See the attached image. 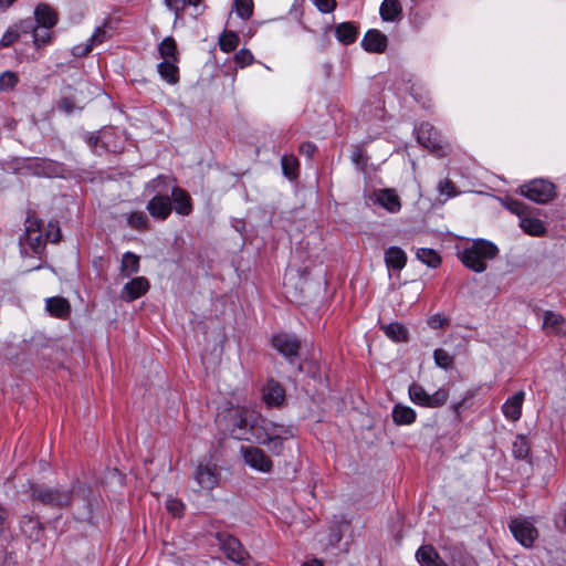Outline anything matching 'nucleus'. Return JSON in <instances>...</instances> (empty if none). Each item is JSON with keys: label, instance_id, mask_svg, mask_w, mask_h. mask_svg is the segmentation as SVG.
I'll list each match as a JSON object with an SVG mask.
<instances>
[{"label": "nucleus", "instance_id": "obj_1", "mask_svg": "<svg viewBox=\"0 0 566 566\" xmlns=\"http://www.w3.org/2000/svg\"><path fill=\"white\" fill-rule=\"evenodd\" d=\"M217 423L232 438L265 446L274 455L282 454L284 442L294 437L293 427L270 421L243 406L226 409L218 415Z\"/></svg>", "mask_w": 566, "mask_h": 566}, {"label": "nucleus", "instance_id": "obj_2", "mask_svg": "<svg viewBox=\"0 0 566 566\" xmlns=\"http://www.w3.org/2000/svg\"><path fill=\"white\" fill-rule=\"evenodd\" d=\"M34 18H31V44L18 52L20 61H36L42 56L44 48L54 40L53 28L59 22L56 11L48 3H39L34 8Z\"/></svg>", "mask_w": 566, "mask_h": 566}, {"label": "nucleus", "instance_id": "obj_3", "mask_svg": "<svg viewBox=\"0 0 566 566\" xmlns=\"http://www.w3.org/2000/svg\"><path fill=\"white\" fill-rule=\"evenodd\" d=\"M499 249L494 243L478 239L461 252L460 260L465 268L482 273L486 270V261L495 259Z\"/></svg>", "mask_w": 566, "mask_h": 566}, {"label": "nucleus", "instance_id": "obj_4", "mask_svg": "<svg viewBox=\"0 0 566 566\" xmlns=\"http://www.w3.org/2000/svg\"><path fill=\"white\" fill-rule=\"evenodd\" d=\"M31 499L44 506L62 509L69 506L73 501V488L49 486L45 484L32 483L30 485Z\"/></svg>", "mask_w": 566, "mask_h": 566}, {"label": "nucleus", "instance_id": "obj_5", "mask_svg": "<svg viewBox=\"0 0 566 566\" xmlns=\"http://www.w3.org/2000/svg\"><path fill=\"white\" fill-rule=\"evenodd\" d=\"M416 132L418 143L438 157H446L451 153V145L430 123H422Z\"/></svg>", "mask_w": 566, "mask_h": 566}, {"label": "nucleus", "instance_id": "obj_6", "mask_svg": "<svg viewBox=\"0 0 566 566\" xmlns=\"http://www.w3.org/2000/svg\"><path fill=\"white\" fill-rule=\"evenodd\" d=\"M409 399L417 406L423 408H440L444 406L449 399V390L439 388L433 394H428L420 384L412 382L408 388Z\"/></svg>", "mask_w": 566, "mask_h": 566}, {"label": "nucleus", "instance_id": "obj_7", "mask_svg": "<svg viewBox=\"0 0 566 566\" xmlns=\"http://www.w3.org/2000/svg\"><path fill=\"white\" fill-rule=\"evenodd\" d=\"M521 193L536 203H547L556 197L555 185L545 179H535L521 186Z\"/></svg>", "mask_w": 566, "mask_h": 566}, {"label": "nucleus", "instance_id": "obj_8", "mask_svg": "<svg viewBox=\"0 0 566 566\" xmlns=\"http://www.w3.org/2000/svg\"><path fill=\"white\" fill-rule=\"evenodd\" d=\"M31 27V18H25L17 21L12 25H10L7 31L2 34L0 39L1 48H9L15 43L24 41L27 46L31 43H28V39H31L30 30Z\"/></svg>", "mask_w": 566, "mask_h": 566}, {"label": "nucleus", "instance_id": "obj_9", "mask_svg": "<svg viewBox=\"0 0 566 566\" xmlns=\"http://www.w3.org/2000/svg\"><path fill=\"white\" fill-rule=\"evenodd\" d=\"M241 452L244 462L252 469L263 473H270L272 471L273 461L261 448L252 446L242 447Z\"/></svg>", "mask_w": 566, "mask_h": 566}, {"label": "nucleus", "instance_id": "obj_10", "mask_svg": "<svg viewBox=\"0 0 566 566\" xmlns=\"http://www.w3.org/2000/svg\"><path fill=\"white\" fill-rule=\"evenodd\" d=\"M272 346L290 361L298 356L301 342L294 334L279 333L272 336Z\"/></svg>", "mask_w": 566, "mask_h": 566}, {"label": "nucleus", "instance_id": "obj_11", "mask_svg": "<svg viewBox=\"0 0 566 566\" xmlns=\"http://www.w3.org/2000/svg\"><path fill=\"white\" fill-rule=\"evenodd\" d=\"M163 61L157 65V71H178V51L172 38H165L159 46Z\"/></svg>", "mask_w": 566, "mask_h": 566}, {"label": "nucleus", "instance_id": "obj_12", "mask_svg": "<svg viewBox=\"0 0 566 566\" xmlns=\"http://www.w3.org/2000/svg\"><path fill=\"white\" fill-rule=\"evenodd\" d=\"M193 479L202 490L211 491L220 480V473L214 464H199L193 473Z\"/></svg>", "mask_w": 566, "mask_h": 566}, {"label": "nucleus", "instance_id": "obj_13", "mask_svg": "<svg viewBox=\"0 0 566 566\" xmlns=\"http://www.w3.org/2000/svg\"><path fill=\"white\" fill-rule=\"evenodd\" d=\"M510 530L515 539L525 547H531L537 537V530L527 521L513 520Z\"/></svg>", "mask_w": 566, "mask_h": 566}, {"label": "nucleus", "instance_id": "obj_14", "mask_svg": "<svg viewBox=\"0 0 566 566\" xmlns=\"http://www.w3.org/2000/svg\"><path fill=\"white\" fill-rule=\"evenodd\" d=\"M220 544L226 556L238 564H243L248 557L247 551L240 541L232 535H221Z\"/></svg>", "mask_w": 566, "mask_h": 566}, {"label": "nucleus", "instance_id": "obj_15", "mask_svg": "<svg viewBox=\"0 0 566 566\" xmlns=\"http://www.w3.org/2000/svg\"><path fill=\"white\" fill-rule=\"evenodd\" d=\"M22 534L34 543L43 541L45 530L38 516L25 514L20 520Z\"/></svg>", "mask_w": 566, "mask_h": 566}, {"label": "nucleus", "instance_id": "obj_16", "mask_svg": "<svg viewBox=\"0 0 566 566\" xmlns=\"http://www.w3.org/2000/svg\"><path fill=\"white\" fill-rule=\"evenodd\" d=\"M19 169L25 170L29 175L52 177L55 174L56 167L52 160L32 158L23 160Z\"/></svg>", "mask_w": 566, "mask_h": 566}, {"label": "nucleus", "instance_id": "obj_17", "mask_svg": "<svg viewBox=\"0 0 566 566\" xmlns=\"http://www.w3.org/2000/svg\"><path fill=\"white\" fill-rule=\"evenodd\" d=\"M146 209L153 218L164 221L170 216L172 203L168 196L156 195L148 201Z\"/></svg>", "mask_w": 566, "mask_h": 566}, {"label": "nucleus", "instance_id": "obj_18", "mask_svg": "<svg viewBox=\"0 0 566 566\" xmlns=\"http://www.w3.org/2000/svg\"><path fill=\"white\" fill-rule=\"evenodd\" d=\"M262 398L268 407H281L285 401V389L279 381L270 379L262 389Z\"/></svg>", "mask_w": 566, "mask_h": 566}, {"label": "nucleus", "instance_id": "obj_19", "mask_svg": "<svg viewBox=\"0 0 566 566\" xmlns=\"http://www.w3.org/2000/svg\"><path fill=\"white\" fill-rule=\"evenodd\" d=\"M148 290V280L144 276H138L124 285L120 297L127 302H132L146 294Z\"/></svg>", "mask_w": 566, "mask_h": 566}, {"label": "nucleus", "instance_id": "obj_20", "mask_svg": "<svg viewBox=\"0 0 566 566\" xmlns=\"http://www.w3.org/2000/svg\"><path fill=\"white\" fill-rule=\"evenodd\" d=\"M361 46L368 52L382 53L387 48V38L378 30H369L361 40Z\"/></svg>", "mask_w": 566, "mask_h": 566}, {"label": "nucleus", "instance_id": "obj_21", "mask_svg": "<svg viewBox=\"0 0 566 566\" xmlns=\"http://www.w3.org/2000/svg\"><path fill=\"white\" fill-rule=\"evenodd\" d=\"M525 398V392L523 390L516 392L514 396L510 397L502 406V412L506 419L511 421L520 420L522 416V406Z\"/></svg>", "mask_w": 566, "mask_h": 566}, {"label": "nucleus", "instance_id": "obj_22", "mask_svg": "<svg viewBox=\"0 0 566 566\" xmlns=\"http://www.w3.org/2000/svg\"><path fill=\"white\" fill-rule=\"evenodd\" d=\"M45 310L51 316L65 319L71 314V304L64 297L53 296L45 300Z\"/></svg>", "mask_w": 566, "mask_h": 566}, {"label": "nucleus", "instance_id": "obj_23", "mask_svg": "<svg viewBox=\"0 0 566 566\" xmlns=\"http://www.w3.org/2000/svg\"><path fill=\"white\" fill-rule=\"evenodd\" d=\"M174 209L178 214L189 216L192 212V200L189 193L180 187L171 190Z\"/></svg>", "mask_w": 566, "mask_h": 566}, {"label": "nucleus", "instance_id": "obj_24", "mask_svg": "<svg viewBox=\"0 0 566 566\" xmlns=\"http://www.w3.org/2000/svg\"><path fill=\"white\" fill-rule=\"evenodd\" d=\"M416 558L421 566H448L432 545L420 546Z\"/></svg>", "mask_w": 566, "mask_h": 566}, {"label": "nucleus", "instance_id": "obj_25", "mask_svg": "<svg viewBox=\"0 0 566 566\" xmlns=\"http://www.w3.org/2000/svg\"><path fill=\"white\" fill-rule=\"evenodd\" d=\"M385 263L389 271H401L407 263V254L399 247H390L385 251Z\"/></svg>", "mask_w": 566, "mask_h": 566}, {"label": "nucleus", "instance_id": "obj_26", "mask_svg": "<svg viewBox=\"0 0 566 566\" xmlns=\"http://www.w3.org/2000/svg\"><path fill=\"white\" fill-rule=\"evenodd\" d=\"M543 326L547 333L566 335V319L555 312H545Z\"/></svg>", "mask_w": 566, "mask_h": 566}, {"label": "nucleus", "instance_id": "obj_27", "mask_svg": "<svg viewBox=\"0 0 566 566\" xmlns=\"http://www.w3.org/2000/svg\"><path fill=\"white\" fill-rule=\"evenodd\" d=\"M391 417L397 426H410L416 421L417 413L411 407L396 403L392 408Z\"/></svg>", "mask_w": 566, "mask_h": 566}, {"label": "nucleus", "instance_id": "obj_28", "mask_svg": "<svg viewBox=\"0 0 566 566\" xmlns=\"http://www.w3.org/2000/svg\"><path fill=\"white\" fill-rule=\"evenodd\" d=\"M377 202L391 213L401 208L400 198L394 189H382L377 195Z\"/></svg>", "mask_w": 566, "mask_h": 566}, {"label": "nucleus", "instance_id": "obj_29", "mask_svg": "<svg viewBox=\"0 0 566 566\" xmlns=\"http://www.w3.org/2000/svg\"><path fill=\"white\" fill-rule=\"evenodd\" d=\"M358 28L353 22H342L335 27L336 39L345 44H352L356 41Z\"/></svg>", "mask_w": 566, "mask_h": 566}, {"label": "nucleus", "instance_id": "obj_30", "mask_svg": "<svg viewBox=\"0 0 566 566\" xmlns=\"http://www.w3.org/2000/svg\"><path fill=\"white\" fill-rule=\"evenodd\" d=\"M520 227L525 233L533 237H542L547 231L543 221H541L537 218L528 216V213L525 217H522V219L520 220Z\"/></svg>", "mask_w": 566, "mask_h": 566}, {"label": "nucleus", "instance_id": "obj_31", "mask_svg": "<svg viewBox=\"0 0 566 566\" xmlns=\"http://www.w3.org/2000/svg\"><path fill=\"white\" fill-rule=\"evenodd\" d=\"M139 271V256L133 252H126L122 256L120 274L129 277Z\"/></svg>", "mask_w": 566, "mask_h": 566}, {"label": "nucleus", "instance_id": "obj_32", "mask_svg": "<svg viewBox=\"0 0 566 566\" xmlns=\"http://www.w3.org/2000/svg\"><path fill=\"white\" fill-rule=\"evenodd\" d=\"M380 17L385 21H394L401 13V6L398 0H385L379 9Z\"/></svg>", "mask_w": 566, "mask_h": 566}, {"label": "nucleus", "instance_id": "obj_33", "mask_svg": "<svg viewBox=\"0 0 566 566\" xmlns=\"http://www.w3.org/2000/svg\"><path fill=\"white\" fill-rule=\"evenodd\" d=\"M381 329L385 335L395 342H406L408 339V331L400 323H390L387 325H382Z\"/></svg>", "mask_w": 566, "mask_h": 566}, {"label": "nucleus", "instance_id": "obj_34", "mask_svg": "<svg viewBox=\"0 0 566 566\" xmlns=\"http://www.w3.org/2000/svg\"><path fill=\"white\" fill-rule=\"evenodd\" d=\"M531 446L526 436L517 434L512 444V452L515 459L525 460L530 454Z\"/></svg>", "mask_w": 566, "mask_h": 566}, {"label": "nucleus", "instance_id": "obj_35", "mask_svg": "<svg viewBox=\"0 0 566 566\" xmlns=\"http://www.w3.org/2000/svg\"><path fill=\"white\" fill-rule=\"evenodd\" d=\"M416 256L419 261L433 269L441 264V258L433 249L419 248L416 252Z\"/></svg>", "mask_w": 566, "mask_h": 566}, {"label": "nucleus", "instance_id": "obj_36", "mask_svg": "<svg viewBox=\"0 0 566 566\" xmlns=\"http://www.w3.org/2000/svg\"><path fill=\"white\" fill-rule=\"evenodd\" d=\"M283 174L290 179H294L298 174V160L293 155H284L281 159Z\"/></svg>", "mask_w": 566, "mask_h": 566}, {"label": "nucleus", "instance_id": "obj_37", "mask_svg": "<svg viewBox=\"0 0 566 566\" xmlns=\"http://www.w3.org/2000/svg\"><path fill=\"white\" fill-rule=\"evenodd\" d=\"M128 226L138 231L149 229V220L143 211L132 212L127 218Z\"/></svg>", "mask_w": 566, "mask_h": 566}, {"label": "nucleus", "instance_id": "obj_38", "mask_svg": "<svg viewBox=\"0 0 566 566\" xmlns=\"http://www.w3.org/2000/svg\"><path fill=\"white\" fill-rule=\"evenodd\" d=\"M220 49L224 52H231L239 45V35L233 31H224L219 38Z\"/></svg>", "mask_w": 566, "mask_h": 566}, {"label": "nucleus", "instance_id": "obj_39", "mask_svg": "<svg viewBox=\"0 0 566 566\" xmlns=\"http://www.w3.org/2000/svg\"><path fill=\"white\" fill-rule=\"evenodd\" d=\"M233 11L243 20H248L253 14V0H234Z\"/></svg>", "mask_w": 566, "mask_h": 566}, {"label": "nucleus", "instance_id": "obj_40", "mask_svg": "<svg viewBox=\"0 0 566 566\" xmlns=\"http://www.w3.org/2000/svg\"><path fill=\"white\" fill-rule=\"evenodd\" d=\"M433 359L438 367L446 370L452 368L454 364V357L442 348H437L433 352Z\"/></svg>", "mask_w": 566, "mask_h": 566}, {"label": "nucleus", "instance_id": "obj_41", "mask_svg": "<svg viewBox=\"0 0 566 566\" xmlns=\"http://www.w3.org/2000/svg\"><path fill=\"white\" fill-rule=\"evenodd\" d=\"M252 62H253V55L247 49H242L234 54L235 69H244V67L251 65Z\"/></svg>", "mask_w": 566, "mask_h": 566}, {"label": "nucleus", "instance_id": "obj_42", "mask_svg": "<svg viewBox=\"0 0 566 566\" xmlns=\"http://www.w3.org/2000/svg\"><path fill=\"white\" fill-rule=\"evenodd\" d=\"M505 206L511 212L518 216L520 220L528 213V207L520 200L509 199Z\"/></svg>", "mask_w": 566, "mask_h": 566}, {"label": "nucleus", "instance_id": "obj_43", "mask_svg": "<svg viewBox=\"0 0 566 566\" xmlns=\"http://www.w3.org/2000/svg\"><path fill=\"white\" fill-rule=\"evenodd\" d=\"M17 83V73H0V91L12 90Z\"/></svg>", "mask_w": 566, "mask_h": 566}, {"label": "nucleus", "instance_id": "obj_44", "mask_svg": "<svg viewBox=\"0 0 566 566\" xmlns=\"http://www.w3.org/2000/svg\"><path fill=\"white\" fill-rule=\"evenodd\" d=\"M42 222L34 213L29 212L25 219V234H33L41 230Z\"/></svg>", "mask_w": 566, "mask_h": 566}, {"label": "nucleus", "instance_id": "obj_45", "mask_svg": "<svg viewBox=\"0 0 566 566\" xmlns=\"http://www.w3.org/2000/svg\"><path fill=\"white\" fill-rule=\"evenodd\" d=\"M25 240L34 252H39V250H41L45 244V240L42 238L41 230L33 234H25Z\"/></svg>", "mask_w": 566, "mask_h": 566}, {"label": "nucleus", "instance_id": "obj_46", "mask_svg": "<svg viewBox=\"0 0 566 566\" xmlns=\"http://www.w3.org/2000/svg\"><path fill=\"white\" fill-rule=\"evenodd\" d=\"M438 191L440 195L447 196V198H451L457 195L455 186L450 179L441 180L438 185Z\"/></svg>", "mask_w": 566, "mask_h": 566}, {"label": "nucleus", "instance_id": "obj_47", "mask_svg": "<svg viewBox=\"0 0 566 566\" xmlns=\"http://www.w3.org/2000/svg\"><path fill=\"white\" fill-rule=\"evenodd\" d=\"M312 2L322 13H331L337 7L336 0H312Z\"/></svg>", "mask_w": 566, "mask_h": 566}, {"label": "nucleus", "instance_id": "obj_48", "mask_svg": "<svg viewBox=\"0 0 566 566\" xmlns=\"http://www.w3.org/2000/svg\"><path fill=\"white\" fill-rule=\"evenodd\" d=\"M166 509L174 516H181L185 505L178 499H168L166 502Z\"/></svg>", "mask_w": 566, "mask_h": 566}, {"label": "nucleus", "instance_id": "obj_49", "mask_svg": "<svg viewBox=\"0 0 566 566\" xmlns=\"http://www.w3.org/2000/svg\"><path fill=\"white\" fill-rule=\"evenodd\" d=\"M428 325L433 329L443 328L449 325V318L434 314L428 318Z\"/></svg>", "mask_w": 566, "mask_h": 566}, {"label": "nucleus", "instance_id": "obj_50", "mask_svg": "<svg viewBox=\"0 0 566 566\" xmlns=\"http://www.w3.org/2000/svg\"><path fill=\"white\" fill-rule=\"evenodd\" d=\"M106 38L107 31L105 27H97L88 40L95 46L102 44L106 40Z\"/></svg>", "mask_w": 566, "mask_h": 566}, {"label": "nucleus", "instance_id": "obj_51", "mask_svg": "<svg viewBox=\"0 0 566 566\" xmlns=\"http://www.w3.org/2000/svg\"><path fill=\"white\" fill-rule=\"evenodd\" d=\"M93 48H94V45L91 43L90 40H87L85 43L75 45L72 49V54L74 56L82 57V56L87 55L92 51Z\"/></svg>", "mask_w": 566, "mask_h": 566}, {"label": "nucleus", "instance_id": "obj_52", "mask_svg": "<svg viewBox=\"0 0 566 566\" xmlns=\"http://www.w3.org/2000/svg\"><path fill=\"white\" fill-rule=\"evenodd\" d=\"M165 2L169 10L176 13V17L188 7L186 0H165Z\"/></svg>", "mask_w": 566, "mask_h": 566}, {"label": "nucleus", "instance_id": "obj_53", "mask_svg": "<svg viewBox=\"0 0 566 566\" xmlns=\"http://www.w3.org/2000/svg\"><path fill=\"white\" fill-rule=\"evenodd\" d=\"M48 241L52 242V243H56L60 241L61 239V231H60V228L57 224H53V223H50L49 224V230L45 234Z\"/></svg>", "mask_w": 566, "mask_h": 566}, {"label": "nucleus", "instance_id": "obj_54", "mask_svg": "<svg viewBox=\"0 0 566 566\" xmlns=\"http://www.w3.org/2000/svg\"><path fill=\"white\" fill-rule=\"evenodd\" d=\"M317 147L313 143H304L300 146V153L308 158H312Z\"/></svg>", "mask_w": 566, "mask_h": 566}, {"label": "nucleus", "instance_id": "obj_55", "mask_svg": "<svg viewBox=\"0 0 566 566\" xmlns=\"http://www.w3.org/2000/svg\"><path fill=\"white\" fill-rule=\"evenodd\" d=\"M59 108L62 109L64 113L70 114L74 111L75 105L71 98L64 97L61 99Z\"/></svg>", "mask_w": 566, "mask_h": 566}, {"label": "nucleus", "instance_id": "obj_56", "mask_svg": "<svg viewBox=\"0 0 566 566\" xmlns=\"http://www.w3.org/2000/svg\"><path fill=\"white\" fill-rule=\"evenodd\" d=\"M467 397L462 398L460 401L454 402L451 408L455 415L457 418H460L461 410L464 408L467 402Z\"/></svg>", "mask_w": 566, "mask_h": 566}, {"label": "nucleus", "instance_id": "obj_57", "mask_svg": "<svg viewBox=\"0 0 566 566\" xmlns=\"http://www.w3.org/2000/svg\"><path fill=\"white\" fill-rule=\"evenodd\" d=\"M159 74L169 84H176L179 81V73H159Z\"/></svg>", "mask_w": 566, "mask_h": 566}, {"label": "nucleus", "instance_id": "obj_58", "mask_svg": "<svg viewBox=\"0 0 566 566\" xmlns=\"http://www.w3.org/2000/svg\"><path fill=\"white\" fill-rule=\"evenodd\" d=\"M17 0H0V9L6 10L10 8Z\"/></svg>", "mask_w": 566, "mask_h": 566}, {"label": "nucleus", "instance_id": "obj_59", "mask_svg": "<svg viewBox=\"0 0 566 566\" xmlns=\"http://www.w3.org/2000/svg\"><path fill=\"white\" fill-rule=\"evenodd\" d=\"M302 566H323V563L319 559H312L308 563H304Z\"/></svg>", "mask_w": 566, "mask_h": 566}, {"label": "nucleus", "instance_id": "obj_60", "mask_svg": "<svg viewBox=\"0 0 566 566\" xmlns=\"http://www.w3.org/2000/svg\"><path fill=\"white\" fill-rule=\"evenodd\" d=\"M6 520V511L0 507V532L2 531V526Z\"/></svg>", "mask_w": 566, "mask_h": 566}, {"label": "nucleus", "instance_id": "obj_61", "mask_svg": "<svg viewBox=\"0 0 566 566\" xmlns=\"http://www.w3.org/2000/svg\"><path fill=\"white\" fill-rule=\"evenodd\" d=\"M384 112H385L384 106H382V105H378V106L376 107V114H375V116L380 118V117H382Z\"/></svg>", "mask_w": 566, "mask_h": 566}, {"label": "nucleus", "instance_id": "obj_62", "mask_svg": "<svg viewBox=\"0 0 566 566\" xmlns=\"http://www.w3.org/2000/svg\"><path fill=\"white\" fill-rule=\"evenodd\" d=\"M160 179H161V176H159V177H158V178H156V179H153V180L148 184L147 188H153V190H155V189H156V187H157V182H158Z\"/></svg>", "mask_w": 566, "mask_h": 566}, {"label": "nucleus", "instance_id": "obj_63", "mask_svg": "<svg viewBox=\"0 0 566 566\" xmlns=\"http://www.w3.org/2000/svg\"><path fill=\"white\" fill-rule=\"evenodd\" d=\"M186 2L188 3V6L198 7L200 3V0H186Z\"/></svg>", "mask_w": 566, "mask_h": 566}, {"label": "nucleus", "instance_id": "obj_64", "mask_svg": "<svg viewBox=\"0 0 566 566\" xmlns=\"http://www.w3.org/2000/svg\"><path fill=\"white\" fill-rule=\"evenodd\" d=\"M359 158H360V154L359 151H355L354 155H353V160L358 164L359 163Z\"/></svg>", "mask_w": 566, "mask_h": 566}]
</instances>
